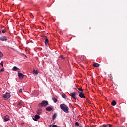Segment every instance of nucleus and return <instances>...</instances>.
<instances>
[{
  "label": "nucleus",
  "mask_w": 127,
  "mask_h": 127,
  "mask_svg": "<svg viewBox=\"0 0 127 127\" xmlns=\"http://www.w3.org/2000/svg\"><path fill=\"white\" fill-rule=\"evenodd\" d=\"M60 107L61 110L64 111V112H65V113H69V107H68V106H67V105L65 104H61L60 105Z\"/></svg>",
  "instance_id": "1"
},
{
  "label": "nucleus",
  "mask_w": 127,
  "mask_h": 127,
  "mask_svg": "<svg viewBox=\"0 0 127 127\" xmlns=\"http://www.w3.org/2000/svg\"><path fill=\"white\" fill-rule=\"evenodd\" d=\"M48 105V101L46 100H43L42 101L41 103H39L38 105L39 108H42V107H44L45 108L47 105Z\"/></svg>",
  "instance_id": "2"
},
{
  "label": "nucleus",
  "mask_w": 127,
  "mask_h": 127,
  "mask_svg": "<svg viewBox=\"0 0 127 127\" xmlns=\"http://www.w3.org/2000/svg\"><path fill=\"white\" fill-rule=\"evenodd\" d=\"M3 97L4 99H9V98H10V94L6 92L5 94L3 95Z\"/></svg>",
  "instance_id": "3"
},
{
  "label": "nucleus",
  "mask_w": 127,
  "mask_h": 127,
  "mask_svg": "<svg viewBox=\"0 0 127 127\" xmlns=\"http://www.w3.org/2000/svg\"><path fill=\"white\" fill-rule=\"evenodd\" d=\"M78 93L79 94L78 96L80 98H81V99H83V98L86 99V96H85V95L83 92H80V91H78Z\"/></svg>",
  "instance_id": "4"
},
{
  "label": "nucleus",
  "mask_w": 127,
  "mask_h": 127,
  "mask_svg": "<svg viewBox=\"0 0 127 127\" xmlns=\"http://www.w3.org/2000/svg\"><path fill=\"white\" fill-rule=\"evenodd\" d=\"M43 38H45V43L46 46H47V44H48L49 41L48 40V39H47V37L46 36H43Z\"/></svg>",
  "instance_id": "5"
},
{
  "label": "nucleus",
  "mask_w": 127,
  "mask_h": 127,
  "mask_svg": "<svg viewBox=\"0 0 127 127\" xmlns=\"http://www.w3.org/2000/svg\"><path fill=\"white\" fill-rule=\"evenodd\" d=\"M39 119H40V116L37 114L35 116L34 118H33L34 121H37V120H39Z\"/></svg>",
  "instance_id": "6"
},
{
  "label": "nucleus",
  "mask_w": 127,
  "mask_h": 127,
  "mask_svg": "<svg viewBox=\"0 0 127 127\" xmlns=\"http://www.w3.org/2000/svg\"><path fill=\"white\" fill-rule=\"evenodd\" d=\"M70 94L72 98H73V99H74L75 100L77 99L76 98V95H77V93L76 92H73V93L71 92Z\"/></svg>",
  "instance_id": "7"
},
{
  "label": "nucleus",
  "mask_w": 127,
  "mask_h": 127,
  "mask_svg": "<svg viewBox=\"0 0 127 127\" xmlns=\"http://www.w3.org/2000/svg\"><path fill=\"white\" fill-rule=\"evenodd\" d=\"M18 76L20 79H23L24 78V75L21 73L18 72Z\"/></svg>",
  "instance_id": "8"
},
{
  "label": "nucleus",
  "mask_w": 127,
  "mask_h": 127,
  "mask_svg": "<svg viewBox=\"0 0 127 127\" xmlns=\"http://www.w3.org/2000/svg\"><path fill=\"white\" fill-rule=\"evenodd\" d=\"M0 40H1V41H7V39L6 38V37L3 36L0 37Z\"/></svg>",
  "instance_id": "9"
},
{
  "label": "nucleus",
  "mask_w": 127,
  "mask_h": 127,
  "mask_svg": "<svg viewBox=\"0 0 127 127\" xmlns=\"http://www.w3.org/2000/svg\"><path fill=\"white\" fill-rule=\"evenodd\" d=\"M36 113L38 115H41L42 113V110L41 108H38L36 111Z\"/></svg>",
  "instance_id": "10"
},
{
  "label": "nucleus",
  "mask_w": 127,
  "mask_h": 127,
  "mask_svg": "<svg viewBox=\"0 0 127 127\" xmlns=\"http://www.w3.org/2000/svg\"><path fill=\"white\" fill-rule=\"evenodd\" d=\"M3 119L5 122H8V121H9V116L8 115H6L3 117Z\"/></svg>",
  "instance_id": "11"
},
{
  "label": "nucleus",
  "mask_w": 127,
  "mask_h": 127,
  "mask_svg": "<svg viewBox=\"0 0 127 127\" xmlns=\"http://www.w3.org/2000/svg\"><path fill=\"white\" fill-rule=\"evenodd\" d=\"M93 67H94V68H99L100 64L97 63H95L93 64Z\"/></svg>",
  "instance_id": "12"
},
{
  "label": "nucleus",
  "mask_w": 127,
  "mask_h": 127,
  "mask_svg": "<svg viewBox=\"0 0 127 127\" xmlns=\"http://www.w3.org/2000/svg\"><path fill=\"white\" fill-rule=\"evenodd\" d=\"M46 111L50 112V111H52V108L50 106H48V107L46 108Z\"/></svg>",
  "instance_id": "13"
},
{
  "label": "nucleus",
  "mask_w": 127,
  "mask_h": 127,
  "mask_svg": "<svg viewBox=\"0 0 127 127\" xmlns=\"http://www.w3.org/2000/svg\"><path fill=\"white\" fill-rule=\"evenodd\" d=\"M117 104V102H116V101L113 100L112 102H111V105L112 106H116V105Z\"/></svg>",
  "instance_id": "14"
},
{
  "label": "nucleus",
  "mask_w": 127,
  "mask_h": 127,
  "mask_svg": "<svg viewBox=\"0 0 127 127\" xmlns=\"http://www.w3.org/2000/svg\"><path fill=\"white\" fill-rule=\"evenodd\" d=\"M12 70L13 71H17V70H19V68H17L16 66H14Z\"/></svg>",
  "instance_id": "15"
},
{
  "label": "nucleus",
  "mask_w": 127,
  "mask_h": 127,
  "mask_svg": "<svg viewBox=\"0 0 127 127\" xmlns=\"http://www.w3.org/2000/svg\"><path fill=\"white\" fill-rule=\"evenodd\" d=\"M56 116H57V114H56V113L54 114L52 117L53 120H55V118H56Z\"/></svg>",
  "instance_id": "16"
},
{
  "label": "nucleus",
  "mask_w": 127,
  "mask_h": 127,
  "mask_svg": "<svg viewBox=\"0 0 127 127\" xmlns=\"http://www.w3.org/2000/svg\"><path fill=\"white\" fill-rule=\"evenodd\" d=\"M52 100H53L54 103H57V99L55 98L54 97H53Z\"/></svg>",
  "instance_id": "17"
},
{
  "label": "nucleus",
  "mask_w": 127,
  "mask_h": 127,
  "mask_svg": "<svg viewBox=\"0 0 127 127\" xmlns=\"http://www.w3.org/2000/svg\"><path fill=\"white\" fill-rule=\"evenodd\" d=\"M62 97L63 98H64V99H66V98H67V96L64 93L62 94Z\"/></svg>",
  "instance_id": "18"
},
{
  "label": "nucleus",
  "mask_w": 127,
  "mask_h": 127,
  "mask_svg": "<svg viewBox=\"0 0 127 127\" xmlns=\"http://www.w3.org/2000/svg\"><path fill=\"white\" fill-rule=\"evenodd\" d=\"M33 73L35 74V75H37V74H38V72H37V71H36L35 70H34L33 71Z\"/></svg>",
  "instance_id": "19"
},
{
  "label": "nucleus",
  "mask_w": 127,
  "mask_h": 127,
  "mask_svg": "<svg viewBox=\"0 0 127 127\" xmlns=\"http://www.w3.org/2000/svg\"><path fill=\"white\" fill-rule=\"evenodd\" d=\"M78 90H79V91H80V92H83L84 91V89H82V88H77Z\"/></svg>",
  "instance_id": "20"
},
{
  "label": "nucleus",
  "mask_w": 127,
  "mask_h": 127,
  "mask_svg": "<svg viewBox=\"0 0 127 127\" xmlns=\"http://www.w3.org/2000/svg\"><path fill=\"white\" fill-rule=\"evenodd\" d=\"M3 54L2 53V52L0 51V57H3Z\"/></svg>",
  "instance_id": "21"
},
{
  "label": "nucleus",
  "mask_w": 127,
  "mask_h": 127,
  "mask_svg": "<svg viewBox=\"0 0 127 127\" xmlns=\"http://www.w3.org/2000/svg\"><path fill=\"white\" fill-rule=\"evenodd\" d=\"M75 126H76V127H79V126H80V124H79V123L78 122H75Z\"/></svg>",
  "instance_id": "22"
},
{
  "label": "nucleus",
  "mask_w": 127,
  "mask_h": 127,
  "mask_svg": "<svg viewBox=\"0 0 127 127\" xmlns=\"http://www.w3.org/2000/svg\"><path fill=\"white\" fill-rule=\"evenodd\" d=\"M0 65L3 67V62L2 61L1 63H0Z\"/></svg>",
  "instance_id": "23"
},
{
  "label": "nucleus",
  "mask_w": 127,
  "mask_h": 127,
  "mask_svg": "<svg viewBox=\"0 0 127 127\" xmlns=\"http://www.w3.org/2000/svg\"><path fill=\"white\" fill-rule=\"evenodd\" d=\"M108 127V125L104 124L102 126V127Z\"/></svg>",
  "instance_id": "24"
},
{
  "label": "nucleus",
  "mask_w": 127,
  "mask_h": 127,
  "mask_svg": "<svg viewBox=\"0 0 127 127\" xmlns=\"http://www.w3.org/2000/svg\"><path fill=\"white\" fill-rule=\"evenodd\" d=\"M61 58H62V59H65V58H64V57H63V55H61L60 56Z\"/></svg>",
  "instance_id": "25"
},
{
  "label": "nucleus",
  "mask_w": 127,
  "mask_h": 127,
  "mask_svg": "<svg viewBox=\"0 0 127 127\" xmlns=\"http://www.w3.org/2000/svg\"><path fill=\"white\" fill-rule=\"evenodd\" d=\"M22 89H20V90H19V93H22Z\"/></svg>",
  "instance_id": "26"
},
{
  "label": "nucleus",
  "mask_w": 127,
  "mask_h": 127,
  "mask_svg": "<svg viewBox=\"0 0 127 127\" xmlns=\"http://www.w3.org/2000/svg\"><path fill=\"white\" fill-rule=\"evenodd\" d=\"M0 72H4V68H2V69L0 70Z\"/></svg>",
  "instance_id": "27"
},
{
  "label": "nucleus",
  "mask_w": 127,
  "mask_h": 127,
  "mask_svg": "<svg viewBox=\"0 0 127 127\" xmlns=\"http://www.w3.org/2000/svg\"><path fill=\"white\" fill-rule=\"evenodd\" d=\"M52 127H58L56 125H53Z\"/></svg>",
  "instance_id": "28"
},
{
  "label": "nucleus",
  "mask_w": 127,
  "mask_h": 127,
  "mask_svg": "<svg viewBox=\"0 0 127 127\" xmlns=\"http://www.w3.org/2000/svg\"><path fill=\"white\" fill-rule=\"evenodd\" d=\"M21 102H19L18 103V106H21Z\"/></svg>",
  "instance_id": "29"
},
{
  "label": "nucleus",
  "mask_w": 127,
  "mask_h": 127,
  "mask_svg": "<svg viewBox=\"0 0 127 127\" xmlns=\"http://www.w3.org/2000/svg\"><path fill=\"white\" fill-rule=\"evenodd\" d=\"M108 125V126H109V127H112L113 125H111V124H107Z\"/></svg>",
  "instance_id": "30"
},
{
  "label": "nucleus",
  "mask_w": 127,
  "mask_h": 127,
  "mask_svg": "<svg viewBox=\"0 0 127 127\" xmlns=\"http://www.w3.org/2000/svg\"><path fill=\"white\" fill-rule=\"evenodd\" d=\"M2 33H5V30H2Z\"/></svg>",
  "instance_id": "31"
},
{
  "label": "nucleus",
  "mask_w": 127,
  "mask_h": 127,
  "mask_svg": "<svg viewBox=\"0 0 127 127\" xmlns=\"http://www.w3.org/2000/svg\"><path fill=\"white\" fill-rule=\"evenodd\" d=\"M0 34H1V31H0Z\"/></svg>",
  "instance_id": "32"
},
{
  "label": "nucleus",
  "mask_w": 127,
  "mask_h": 127,
  "mask_svg": "<svg viewBox=\"0 0 127 127\" xmlns=\"http://www.w3.org/2000/svg\"><path fill=\"white\" fill-rule=\"evenodd\" d=\"M11 48V49H13V48Z\"/></svg>",
  "instance_id": "33"
},
{
  "label": "nucleus",
  "mask_w": 127,
  "mask_h": 127,
  "mask_svg": "<svg viewBox=\"0 0 127 127\" xmlns=\"http://www.w3.org/2000/svg\"><path fill=\"white\" fill-rule=\"evenodd\" d=\"M79 127H82V126H80Z\"/></svg>",
  "instance_id": "34"
},
{
  "label": "nucleus",
  "mask_w": 127,
  "mask_h": 127,
  "mask_svg": "<svg viewBox=\"0 0 127 127\" xmlns=\"http://www.w3.org/2000/svg\"><path fill=\"white\" fill-rule=\"evenodd\" d=\"M26 56V57H27L26 56Z\"/></svg>",
  "instance_id": "35"
}]
</instances>
